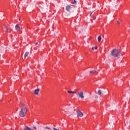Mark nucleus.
Returning <instances> with one entry per match:
<instances>
[{
	"label": "nucleus",
	"mask_w": 130,
	"mask_h": 130,
	"mask_svg": "<svg viewBox=\"0 0 130 130\" xmlns=\"http://www.w3.org/2000/svg\"><path fill=\"white\" fill-rule=\"evenodd\" d=\"M53 129H54V130H59V128L57 129L56 128L53 127Z\"/></svg>",
	"instance_id": "nucleus-20"
},
{
	"label": "nucleus",
	"mask_w": 130,
	"mask_h": 130,
	"mask_svg": "<svg viewBox=\"0 0 130 130\" xmlns=\"http://www.w3.org/2000/svg\"><path fill=\"white\" fill-rule=\"evenodd\" d=\"M111 54L112 56L114 57H117L119 58L120 56V50L119 49H113L111 52Z\"/></svg>",
	"instance_id": "nucleus-2"
},
{
	"label": "nucleus",
	"mask_w": 130,
	"mask_h": 130,
	"mask_svg": "<svg viewBox=\"0 0 130 130\" xmlns=\"http://www.w3.org/2000/svg\"><path fill=\"white\" fill-rule=\"evenodd\" d=\"M76 112L78 117H83V116H84V114H83V112H81L80 110H77Z\"/></svg>",
	"instance_id": "nucleus-3"
},
{
	"label": "nucleus",
	"mask_w": 130,
	"mask_h": 130,
	"mask_svg": "<svg viewBox=\"0 0 130 130\" xmlns=\"http://www.w3.org/2000/svg\"><path fill=\"white\" fill-rule=\"evenodd\" d=\"M96 72H97L96 70H93L90 71L89 72V73H90V74H95V73H96Z\"/></svg>",
	"instance_id": "nucleus-10"
},
{
	"label": "nucleus",
	"mask_w": 130,
	"mask_h": 130,
	"mask_svg": "<svg viewBox=\"0 0 130 130\" xmlns=\"http://www.w3.org/2000/svg\"><path fill=\"white\" fill-rule=\"evenodd\" d=\"M34 128H35V129H36V127L34 126Z\"/></svg>",
	"instance_id": "nucleus-24"
},
{
	"label": "nucleus",
	"mask_w": 130,
	"mask_h": 130,
	"mask_svg": "<svg viewBox=\"0 0 130 130\" xmlns=\"http://www.w3.org/2000/svg\"><path fill=\"white\" fill-rule=\"evenodd\" d=\"M98 98H99L98 95H95V96H94V98L95 99H98Z\"/></svg>",
	"instance_id": "nucleus-17"
},
{
	"label": "nucleus",
	"mask_w": 130,
	"mask_h": 130,
	"mask_svg": "<svg viewBox=\"0 0 130 130\" xmlns=\"http://www.w3.org/2000/svg\"><path fill=\"white\" fill-rule=\"evenodd\" d=\"M45 128L47 129H50V128H49L48 127H45Z\"/></svg>",
	"instance_id": "nucleus-19"
},
{
	"label": "nucleus",
	"mask_w": 130,
	"mask_h": 130,
	"mask_svg": "<svg viewBox=\"0 0 130 130\" xmlns=\"http://www.w3.org/2000/svg\"><path fill=\"white\" fill-rule=\"evenodd\" d=\"M27 55H29V52H26L25 53L24 56V59H25V58H26V57Z\"/></svg>",
	"instance_id": "nucleus-12"
},
{
	"label": "nucleus",
	"mask_w": 130,
	"mask_h": 130,
	"mask_svg": "<svg viewBox=\"0 0 130 130\" xmlns=\"http://www.w3.org/2000/svg\"><path fill=\"white\" fill-rule=\"evenodd\" d=\"M15 30H16V31H20L21 28L20 27V26H19V25L16 24L15 25Z\"/></svg>",
	"instance_id": "nucleus-5"
},
{
	"label": "nucleus",
	"mask_w": 130,
	"mask_h": 130,
	"mask_svg": "<svg viewBox=\"0 0 130 130\" xmlns=\"http://www.w3.org/2000/svg\"><path fill=\"white\" fill-rule=\"evenodd\" d=\"M40 9H42V7H41V6H40Z\"/></svg>",
	"instance_id": "nucleus-25"
},
{
	"label": "nucleus",
	"mask_w": 130,
	"mask_h": 130,
	"mask_svg": "<svg viewBox=\"0 0 130 130\" xmlns=\"http://www.w3.org/2000/svg\"><path fill=\"white\" fill-rule=\"evenodd\" d=\"M98 48V47L97 46H95V47H92L91 49L92 50H94V49H97Z\"/></svg>",
	"instance_id": "nucleus-15"
},
{
	"label": "nucleus",
	"mask_w": 130,
	"mask_h": 130,
	"mask_svg": "<svg viewBox=\"0 0 130 130\" xmlns=\"http://www.w3.org/2000/svg\"><path fill=\"white\" fill-rule=\"evenodd\" d=\"M98 95H101V94H102V92L101 91V90H99L98 91Z\"/></svg>",
	"instance_id": "nucleus-14"
},
{
	"label": "nucleus",
	"mask_w": 130,
	"mask_h": 130,
	"mask_svg": "<svg viewBox=\"0 0 130 130\" xmlns=\"http://www.w3.org/2000/svg\"><path fill=\"white\" fill-rule=\"evenodd\" d=\"M67 92L69 94H76L77 93L76 91H70V90H68Z\"/></svg>",
	"instance_id": "nucleus-7"
},
{
	"label": "nucleus",
	"mask_w": 130,
	"mask_h": 130,
	"mask_svg": "<svg viewBox=\"0 0 130 130\" xmlns=\"http://www.w3.org/2000/svg\"><path fill=\"white\" fill-rule=\"evenodd\" d=\"M19 21H21V19L19 18Z\"/></svg>",
	"instance_id": "nucleus-26"
},
{
	"label": "nucleus",
	"mask_w": 130,
	"mask_h": 130,
	"mask_svg": "<svg viewBox=\"0 0 130 130\" xmlns=\"http://www.w3.org/2000/svg\"><path fill=\"white\" fill-rule=\"evenodd\" d=\"M38 43H37V42L35 43L36 45H38Z\"/></svg>",
	"instance_id": "nucleus-22"
},
{
	"label": "nucleus",
	"mask_w": 130,
	"mask_h": 130,
	"mask_svg": "<svg viewBox=\"0 0 130 130\" xmlns=\"http://www.w3.org/2000/svg\"><path fill=\"white\" fill-rule=\"evenodd\" d=\"M21 107V110L19 111V115L20 117H25L27 112L28 111V108L22 102H20Z\"/></svg>",
	"instance_id": "nucleus-1"
},
{
	"label": "nucleus",
	"mask_w": 130,
	"mask_h": 130,
	"mask_svg": "<svg viewBox=\"0 0 130 130\" xmlns=\"http://www.w3.org/2000/svg\"><path fill=\"white\" fill-rule=\"evenodd\" d=\"M39 91H40V90L38 88L37 89H35L34 91L35 95H38V94H39Z\"/></svg>",
	"instance_id": "nucleus-6"
},
{
	"label": "nucleus",
	"mask_w": 130,
	"mask_h": 130,
	"mask_svg": "<svg viewBox=\"0 0 130 130\" xmlns=\"http://www.w3.org/2000/svg\"><path fill=\"white\" fill-rule=\"evenodd\" d=\"M117 23L118 25H120V22H119L118 20L117 21Z\"/></svg>",
	"instance_id": "nucleus-18"
},
{
	"label": "nucleus",
	"mask_w": 130,
	"mask_h": 130,
	"mask_svg": "<svg viewBox=\"0 0 130 130\" xmlns=\"http://www.w3.org/2000/svg\"><path fill=\"white\" fill-rule=\"evenodd\" d=\"M93 12H94V11H92V12L90 13V15H89V17H91V16H92V14H93Z\"/></svg>",
	"instance_id": "nucleus-21"
},
{
	"label": "nucleus",
	"mask_w": 130,
	"mask_h": 130,
	"mask_svg": "<svg viewBox=\"0 0 130 130\" xmlns=\"http://www.w3.org/2000/svg\"><path fill=\"white\" fill-rule=\"evenodd\" d=\"M70 9H71V6H66V11H68V12H70Z\"/></svg>",
	"instance_id": "nucleus-9"
},
{
	"label": "nucleus",
	"mask_w": 130,
	"mask_h": 130,
	"mask_svg": "<svg viewBox=\"0 0 130 130\" xmlns=\"http://www.w3.org/2000/svg\"><path fill=\"white\" fill-rule=\"evenodd\" d=\"M71 4H73V5H76L77 4V2H76V0H74V2H72Z\"/></svg>",
	"instance_id": "nucleus-16"
},
{
	"label": "nucleus",
	"mask_w": 130,
	"mask_h": 130,
	"mask_svg": "<svg viewBox=\"0 0 130 130\" xmlns=\"http://www.w3.org/2000/svg\"><path fill=\"white\" fill-rule=\"evenodd\" d=\"M125 125H128L130 124V121H128V120H126L125 122Z\"/></svg>",
	"instance_id": "nucleus-8"
},
{
	"label": "nucleus",
	"mask_w": 130,
	"mask_h": 130,
	"mask_svg": "<svg viewBox=\"0 0 130 130\" xmlns=\"http://www.w3.org/2000/svg\"><path fill=\"white\" fill-rule=\"evenodd\" d=\"M101 39H102V38H101V36H99L98 37V41L99 42H100V41H101Z\"/></svg>",
	"instance_id": "nucleus-13"
},
{
	"label": "nucleus",
	"mask_w": 130,
	"mask_h": 130,
	"mask_svg": "<svg viewBox=\"0 0 130 130\" xmlns=\"http://www.w3.org/2000/svg\"><path fill=\"white\" fill-rule=\"evenodd\" d=\"M4 28L5 29L6 33H9V30H8V27H7V26L5 24H4Z\"/></svg>",
	"instance_id": "nucleus-11"
},
{
	"label": "nucleus",
	"mask_w": 130,
	"mask_h": 130,
	"mask_svg": "<svg viewBox=\"0 0 130 130\" xmlns=\"http://www.w3.org/2000/svg\"><path fill=\"white\" fill-rule=\"evenodd\" d=\"M93 20H96V17H94Z\"/></svg>",
	"instance_id": "nucleus-23"
},
{
	"label": "nucleus",
	"mask_w": 130,
	"mask_h": 130,
	"mask_svg": "<svg viewBox=\"0 0 130 130\" xmlns=\"http://www.w3.org/2000/svg\"><path fill=\"white\" fill-rule=\"evenodd\" d=\"M78 95L79 98H81V99L85 98V96H84V92H83V91L78 92Z\"/></svg>",
	"instance_id": "nucleus-4"
}]
</instances>
